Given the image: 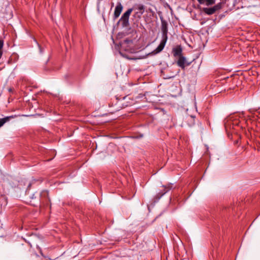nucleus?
I'll return each mask as SVG.
<instances>
[{
    "mask_svg": "<svg viewBox=\"0 0 260 260\" xmlns=\"http://www.w3.org/2000/svg\"><path fill=\"white\" fill-rule=\"evenodd\" d=\"M256 112L258 113V114H260V111H257V110H256L255 111H250V112Z\"/></svg>",
    "mask_w": 260,
    "mask_h": 260,
    "instance_id": "dca6fc26",
    "label": "nucleus"
},
{
    "mask_svg": "<svg viewBox=\"0 0 260 260\" xmlns=\"http://www.w3.org/2000/svg\"><path fill=\"white\" fill-rule=\"evenodd\" d=\"M135 9L137 11L134 14L133 16L135 18L140 19L142 15L145 12V7L143 5L140 4L137 5L135 7Z\"/></svg>",
    "mask_w": 260,
    "mask_h": 260,
    "instance_id": "7ed1b4c3",
    "label": "nucleus"
},
{
    "mask_svg": "<svg viewBox=\"0 0 260 260\" xmlns=\"http://www.w3.org/2000/svg\"><path fill=\"white\" fill-rule=\"evenodd\" d=\"M123 45H124V44H123L121 45V49H122L123 48Z\"/></svg>",
    "mask_w": 260,
    "mask_h": 260,
    "instance_id": "f3484780",
    "label": "nucleus"
},
{
    "mask_svg": "<svg viewBox=\"0 0 260 260\" xmlns=\"http://www.w3.org/2000/svg\"><path fill=\"white\" fill-rule=\"evenodd\" d=\"M161 30L162 32V39H168L167 37V32H168V29H167V24L166 23H162V26H161Z\"/></svg>",
    "mask_w": 260,
    "mask_h": 260,
    "instance_id": "6e6552de",
    "label": "nucleus"
},
{
    "mask_svg": "<svg viewBox=\"0 0 260 260\" xmlns=\"http://www.w3.org/2000/svg\"><path fill=\"white\" fill-rule=\"evenodd\" d=\"M196 116L194 115H190L187 118L188 120H193L195 118Z\"/></svg>",
    "mask_w": 260,
    "mask_h": 260,
    "instance_id": "4468645a",
    "label": "nucleus"
},
{
    "mask_svg": "<svg viewBox=\"0 0 260 260\" xmlns=\"http://www.w3.org/2000/svg\"><path fill=\"white\" fill-rule=\"evenodd\" d=\"M16 117V115L10 116L6 117L0 119V127H2L6 122L8 121L10 119Z\"/></svg>",
    "mask_w": 260,
    "mask_h": 260,
    "instance_id": "1a4fd4ad",
    "label": "nucleus"
},
{
    "mask_svg": "<svg viewBox=\"0 0 260 260\" xmlns=\"http://www.w3.org/2000/svg\"><path fill=\"white\" fill-rule=\"evenodd\" d=\"M123 7L121 3H119L117 4L115 11H114V19H117L120 15L121 12L122 11Z\"/></svg>",
    "mask_w": 260,
    "mask_h": 260,
    "instance_id": "39448f33",
    "label": "nucleus"
},
{
    "mask_svg": "<svg viewBox=\"0 0 260 260\" xmlns=\"http://www.w3.org/2000/svg\"><path fill=\"white\" fill-rule=\"evenodd\" d=\"M223 7L222 3H219L212 7L204 8L203 11L206 14L210 15L214 14L216 12L220 10Z\"/></svg>",
    "mask_w": 260,
    "mask_h": 260,
    "instance_id": "f257e3e1",
    "label": "nucleus"
},
{
    "mask_svg": "<svg viewBox=\"0 0 260 260\" xmlns=\"http://www.w3.org/2000/svg\"><path fill=\"white\" fill-rule=\"evenodd\" d=\"M164 192L158 197V199H159L161 196H162L164 194L167 192L171 188H172V185H168V186H164Z\"/></svg>",
    "mask_w": 260,
    "mask_h": 260,
    "instance_id": "f8f14e48",
    "label": "nucleus"
},
{
    "mask_svg": "<svg viewBox=\"0 0 260 260\" xmlns=\"http://www.w3.org/2000/svg\"><path fill=\"white\" fill-rule=\"evenodd\" d=\"M133 11L132 8L128 9L121 16L120 21L123 26H127L128 25L129 17Z\"/></svg>",
    "mask_w": 260,
    "mask_h": 260,
    "instance_id": "f03ea898",
    "label": "nucleus"
},
{
    "mask_svg": "<svg viewBox=\"0 0 260 260\" xmlns=\"http://www.w3.org/2000/svg\"><path fill=\"white\" fill-rule=\"evenodd\" d=\"M4 46V41L2 40H0V58H1L3 54V48Z\"/></svg>",
    "mask_w": 260,
    "mask_h": 260,
    "instance_id": "ddd939ff",
    "label": "nucleus"
},
{
    "mask_svg": "<svg viewBox=\"0 0 260 260\" xmlns=\"http://www.w3.org/2000/svg\"><path fill=\"white\" fill-rule=\"evenodd\" d=\"M200 4H205L207 6L212 5L215 3L214 0H197Z\"/></svg>",
    "mask_w": 260,
    "mask_h": 260,
    "instance_id": "9d476101",
    "label": "nucleus"
},
{
    "mask_svg": "<svg viewBox=\"0 0 260 260\" xmlns=\"http://www.w3.org/2000/svg\"><path fill=\"white\" fill-rule=\"evenodd\" d=\"M8 90L10 92H12L13 89L12 88H10L8 89Z\"/></svg>",
    "mask_w": 260,
    "mask_h": 260,
    "instance_id": "2eb2a0df",
    "label": "nucleus"
},
{
    "mask_svg": "<svg viewBox=\"0 0 260 260\" xmlns=\"http://www.w3.org/2000/svg\"><path fill=\"white\" fill-rule=\"evenodd\" d=\"M167 40L162 39L158 47L153 51L156 54L161 52L165 47Z\"/></svg>",
    "mask_w": 260,
    "mask_h": 260,
    "instance_id": "423d86ee",
    "label": "nucleus"
},
{
    "mask_svg": "<svg viewBox=\"0 0 260 260\" xmlns=\"http://www.w3.org/2000/svg\"><path fill=\"white\" fill-rule=\"evenodd\" d=\"M190 63V62H187L185 57L183 55L179 57L177 61V65L182 69H184L185 67L189 66Z\"/></svg>",
    "mask_w": 260,
    "mask_h": 260,
    "instance_id": "20e7f679",
    "label": "nucleus"
},
{
    "mask_svg": "<svg viewBox=\"0 0 260 260\" xmlns=\"http://www.w3.org/2000/svg\"><path fill=\"white\" fill-rule=\"evenodd\" d=\"M128 99H129L127 96H123L122 98V100L120 101V99L118 100V103L119 105H121L122 107H126L128 105L125 104V101H126Z\"/></svg>",
    "mask_w": 260,
    "mask_h": 260,
    "instance_id": "9b49d317",
    "label": "nucleus"
},
{
    "mask_svg": "<svg viewBox=\"0 0 260 260\" xmlns=\"http://www.w3.org/2000/svg\"><path fill=\"white\" fill-rule=\"evenodd\" d=\"M182 49L180 46H178L173 49L172 53L174 57H180L182 56Z\"/></svg>",
    "mask_w": 260,
    "mask_h": 260,
    "instance_id": "0eeeda50",
    "label": "nucleus"
}]
</instances>
